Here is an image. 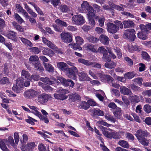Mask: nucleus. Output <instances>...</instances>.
I'll return each instance as SVG.
<instances>
[{"label": "nucleus", "mask_w": 151, "mask_h": 151, "mask_svg": "<svg viewBox=\"0 0 151 151\" xmlns=\"http://www.w3.org/2000/svg\"><path fill=\"white\" fill-rule=\"evenodd\" d=\"M100 128L104 135L106 137L110 139L113 138L116 139H119L121 137V134L124 133L122 131H119L118 132H110L106 130L107 129L106 128L103 126L101 127Z\"/></svg>", "instance_id": "nucleus-1"}, {"label": "nucleus", "mask_w": 151, "mask_h": 151, "mask_svg": "<svg viewBox=\"0 0 151 151\" xmlns=\"http://www.w3.org/2000/svg\"><path fill=\"white\" fill-rule=\"evenodd\" d=\"M56 92L59 93H55L54 95V97L56 99L61 100L66 99L68 97L65 95L69 92L68 90L65 89H58Z\"/></svg>", "instance_id": "nucleus-2"}, {"label": "nucleus", "mask_w": 151, "mask_h": 151, "mask_svg": "<svg viewBox=\"0 0 151 151\" xmlns=\"http://www.w3.org/2000/svg\"><path fill=\"white\" fill-rule=\"evenodd\" d=\"M43 42L49 47L56 51L57 53L62 54L63 52L61 49L58 48L54 44L50 41L47 39L46 38L43 37H42Z\"/></svg>", "instance_id": "nucleus-3"}, {"label": "nucleus", "mask_w": 151, "mask_h": 151, "mask_svg": "<svg viewBox=\"0 0 151 151\" xmlns=\"http://www.w3.org/2000/svg\"><path fill=\"white\" fill-rule=\"evenodd\" d=\"M81 10L80 11L82 12H88V13L90 14L93 13L94 9L93 7L89 4L88 2L87 1H83L81 4Z\"/></svg>", "instance_id": "nucleus-4"}, {"label": "nucleus", "mask_w": 151, "mask_h": 151, "mask_svg": "<svg viewBox=\"0 0 151 151\" xmlns=\"http://www.w3.org/2000/svg\"><path fill=\"white\" fill-rule=\"evenodd\" d=\"M135 32L134 29H128L126 30L124 34L125 38H128L133 41L135 37Z\"/></svg>", "instance_id": "nucleus-5"}, {"label": "nucleus", "mask_w": 151, "mask_h": 151, "mask_svg": "<svg viewBox=\"0 0 151 151\" xmlns=\"http://www.w3.org/2000/svg\"><path fill=\"white\" fill-rule=\"evenodd\" d=\"M72 19V22L77 25H81L85 23L83 17L81 15L74 16Z\"/></svg>", "instance_id": "nucleus-6"}, {"label": "nucleus", "mask_w": 151, "mask_h": 151, "mask_svg": "<svg viewBox=\"0 0 151 151\" xmlns=\"http://www.w3.org/2000/svg\"><path fill=\"white\" fill-rule=\"evenodd\" d=\"M23 79L21 78H18L16 81V84L12 88V89L16 93L20 92L21 88L23 86Z\"/></svg>", "instance_id": "nucleus-7"}, {"label": "nucleus", "mask_w": 151, "mask_h": 151, "mask_svg": "<svg viewBox=\"0 0 151 151\" xmlns=\"http://www.w3.org/2000/svg\"><path fill=\"white\" fill-rule=\"evenodd\" d=\"M60 37L63 42L67 43H70L72 41V35L68 32H63L60 34Z\"/></svg>", "instance_id": "nucleus-8"}, {"label": "nucleus", "mask_w": 151, "mask_h": 151, "mask_svg": "<svg viewBox=\"0 0 151 151\" xmlns=\"http://www.w3.org/2000/svg\"><path fill=\"white\" fill-rule=\"evenodd\" d=\"M67 75L69 78L75 80L76 78V73L78 72V70L75 67H72L71 68L67 69Z\"/></svg>", "instance_id": "nucleus-9"}, {"label": "nucleus", "mask_w": 151, "mask_h": 151, "mask_svg": "<svg viewBox=\"0 0 151 151\" xmlns=\"http://www.w3.org/2000/svg\"><path fill=\"white\" fill-rule=\"evenodd\" d=\"M106 25L107 31L111 33H115L119 30V27L113 23L108 22Z\"/></svg>", "instance_id": "nucleus-10"}, {"label": "nucleus", "mask_w": 151, "mask_h": 151, "mask_svg": "<svg viewBox=\"0 0 151 151\" xmlns=\"http://www.w3.org/2000/svg\"><path fill=\"white\" fill-rule=\"evenodd\" d=\"M50 98V95L43 93L39 95L37 101L40 104H42L47 101Z\"/></svg>", "instance_id": "nucleus-11"}, {"label": "nucleus", "mask_w": 151, "mask_h": 151, "mask_svg": "<svg viewBox=\"0 0 151 151\" xmlns=\"http://www.w3.org/2000/svg\"><path fill=\"white\" fill-rule=\"evenodd\" d=\"M37 145L34 142L28 143L25 147H21L22 151H32Z\"/></svg>", "instance_id": "nucleus-12"}, {"label": "nucleus", "mask_w": 151, "mask_h": 151, "mask_svg": "<svg viewBox=\"0 0 151 151\" xmlns=\"http://www.w3.org/2000/svg\"><path fill=\"white\" fill-rule=\"evenodd\" d=\"M87 15L88 19L89 24L92 27H94L96 24L94 19H97L98 16L96 15L94 12L91 14L87 13Z\"/></svg>", "instance_id": "nucleus-13"}, {"label": "nucleus", "mask_w": 151, "mask_h": 151, "mask_svg": "<svg viewBox=\"0 0 151 151\" xmlns=\"http://www.w3.org/2000/svg\"><path fill=\"white\" fill-rule=\"evenodd\" d=\"M57 80H59L63 85L65 86H70L72 87L74 85V83L70 80H66L61 77H58Z\"/></svg>", "instance_id": "nucleus-14"}, {"label": "nucleus", "mask_w": 151, "mask_h": 151, "mask_svg": "<svg viewBox=\"0 0 151 151\" xmlns=\"http://www.w3.org/2000/svg\"><path fill=\"white\" fill-rule=\"evenodd\" d=\"M38 94L37 92L32 89L25 91L23 93L24 96L26 98H30L35 97Z\"/></svg>", "instance_id": "nucleus-15"}, {"label": "nucleus", "mask_w": 151, "mask_h": 151, "mask_svg": "<svg viewBox=\"0 0 151 151\" xmlns=\"http://www.w3.org/2000/svg\"><path fill=\"white\" fill-rule=\"evenodd\" d=\"M41 112L43 115H42L41 113L39 112V114L37 116L39 118L40 120L43 121L46 123H48L49 120L47 116V115H48V113L44 109L41 110Z\"/></svg>", "instance_id": "nucleus-16"}, {"label": "nucleus", "mask_w": 151, "mask_h": 151, "mask_svg": "<svg viewBox=\"0 0 151 151\" xmlns=\"http://www.w3.org/2000/svg\"><path fill=\"white\" fill-rule=\"evenodd\" d=\"M78 61L79 63H81L86 65H92L93 66H97L100 65L97 63H92L90 61L86 60L83 58H80L78 60Z\"/></svg>", "instance_id": "nucleus-17"}, {"label": "nucleus", "mask_w": 151, "mask_h": 151, "mask_svg": "<svg viewBox=\"0 0 151 151\" xmlns=\"http://www.w3.org/2000/svg\"><path fill=\"white\" fill-rule=\"evenodd\" d=\"M149 134V133L147 131L139 129L137 131V134H135V135L138 139L145 137H147Z\"/></svg>", "instance_id": "nucleus-18"}, {"label": "nucleus", "mask_w": 151, "mask_h": 151, "mask_svg": "<svg viewBox=\"0 0 151 151\" xmlns=\"http://www.w3.org/2000/svg\"><path fill=\"white\" fill-rule=\"evenodd\" d=\"M83 47L86 50L91 51L94 52H98L97 48L93 45L91 44H85Z\"/></svg>", "instance_id": "nucleus-19"}, {"label": "nucleus", "mask_w": 151, "mask_h": 151, "mask_svg": "<svg viewBox=\"0 0 151 151\" xmlns=\"http://www.w3.org/2000/svg\"><path fill=\"white\" fill-rule=\"evenodd\" d=\"M6 36L9 39L15 42H17L18 37L16 36L17 33L13 31H11L5 34Z\"/></svg>", "instance_id": "nucleus-20"}, {"label": "nucleus", "mask_w": 151, "mask_h": 151, "mask_svg": "<svg viewBox=\"0 0 151 151\" xmlns=\"http://www.w3.org/2000/svg\"><path fill=\"white\" fill-rule=\"evenodd\" d=\"M29 60L31 63L35 64V65H40V62L39 61V58L35 55H31L29 58Z\"/></svg>", "instance_id": "nucleus-21"}, {"label": "nucleus", "mask_w": 151, "mask_h": 151, "mask_svg": "<svg viewBox=\"0 0 151 151\" xmlns=\"http://www.w3.org/2000/svg\"><path fill=\"white\" fill-rule=\"evenodd\" d=\"M5 144L8 146V141L6 139H0V147L3 151H9L6 147Z\"/></svg>", "instance_id": "nucleus-22"}, {"label": "nucleus", "mask_w": 151, "mask_h": 151, "mask_svg": "<svg viewBox=\"0 0 151 151\" xmlns=\"http://www.w3.org/2000/svg\"><path fill=\"white\" fill-rule=\"evenodd\" d=\"M124 27L125 28L133 27H134V23L130 20H125L122 22Z\"/></svg>", "instance_id": "nucleus-23"}, {"label": "nucleus", "mask_w": 151, "mask_h": 151, "mask_svg": "<svg viewBox=\"0 0 151 151\" xmlns=\"http://www.w3.org/2000/svg\"><path fill=\"white\" fill-rule=\"evenodd\" d=\"M120 92L121 93L125 95H130L132 94L129 89L125 86H122L120 87Z\"/></svg>", "instance_id": "nucleus-24"}, {"label": "nucleus", "mask_w": 151, "mask_h": 151, "mask_svg": "<svg viewBox=\"0 0 151 151\" xmlns=\"http://www.w3.org/2000/svg\"><path fill=\"white\" fill-rule=\"evenodd\" d=\"M79 79L81 81H90V78L88 77L87 75L83 72H81L78 73Z\"/></svg>", "instance_id": "nucleus-25"}, {"label": "nucleus", "mask_w": 151, "mask_h": 151, "mask_svg": "<svg viewBox=\"0 0 151 151\" xmlns=\"http://www.w3.org/2000/svg\"><path fill=\"white\" fill-rule=\"evenodd\" d=\"M98 52H99L103 54V60H107L106 58L107 56L108 57L107 59H109V55L107 53V51L103 47H99L98 50Z\"/></svg>", "instance_id": "nucleus-26"}, {"label": "nucleus", "mask_w": 151, "mask_h": 151, "mask_svg": "<svg viewBox=\"0 0 151 151\" xmlns=\"http://www.w3.org/2000/svg\"><path fill=\"white\" fill-rule=\"evenodd\" d=\"M16 8L18 12L21 13L24 17L27 16V14H28L22 8L19 4H17Z\"/></svg>", "instance_id": "nucleus-27"}, {"label": "nucleus", "mask_w": 151, "mask_h": 151, "mask_svg": "<svg viewBox=\"0 0 151 151\" xmlns=\"http://www.w3.org/2000/svg\"><path fill=\"white\" fill-rule=\"evenodd\" d=\"M100 40L101 42L105 45H107L109 42V40L106 35H101L100 36Z\"/></svg>", "instance_id": "nucleus-28"}, {"label": "nucleus", "mask_w": 151, "mask_h": 151, "mask_svg": "<svg viewBox=\"0 0 151 151\" xmlns=\"http://www.w3.org/2000/svg\"><path fill=\"white\" fill-rule=\"evenodd\" d=\"M141 48V46H138L136 45L133 46V45L129 46L128 49L130 52H132L134 51H139L140 50Z\"/></svg>", "instance_id": "nucleus-29"}, {"label": "nucleus", "mask_w": 151, "mask_h": 151, "mask_svg": "<svg viewBox=\"0 0 151 151\" xmlns=\"http://www.w3.org/2000/svg\"><path fill=\"white\" fill-rule=\"evenodd\" d=\"M14 27L17 31L22 32L24 31V29L15 21L12 22Z\"/></svg>", "instance_id": "nucleus-30"}, {"label": "nucleus", "mask_w": 151, "mask_h": 151, "mask_svg": "<svg viewBox=\"0 0 151 151\" xmlns=\"http://www.w3.org/2000/svg\"><path fill=\"white\" fill-rule=\"evenodd\" d=\"M28 106L31 109V112L37 116L39 114V112L38 110V108L36 106H33L28 105Z\"/></svg>", "instance_id": "nucleus-31"}, {"label": "nucleus", "mask_w": 151, "mask_h": 151, "mask_svg": "<svg viewBox=\"0 0 151 151\" xmlns=\"http://www.w3.org/2000/svg\"><path fill=\"white\" fill-rule=\"evenodd\" d=\"M22 43L25 45L30 47L33 46V45L32 42L29 40L23 37H19Z\"/></svg>", "instance_id": "nucleus-32"}, {"label": "nucleus", "mask_w": 151, "mask_h": 151, "mask_svg": "<svg viewBox=\"0 0 151 151\" xmlns=\"http://www.w3.org/2000/svg\"><path fill=\"white\" fill-rule=\"evenodd\" d=\"M22 76L23 78H25L27 80H31L29 73L27 71L22 70Z\"/></svg>", "instance_id": "nucleus-33"}, {"label": "nucleus", "mask_w": 151, "mask_h": 151, "mask_svg": "<svg viewBox=\"0 0 151 151\" xmlns=\"http://www.w3.org/2000/svg\"><path fill=\"white\" fill-rule=\"evenodd\" d=\"M87 39L90 42L94 43L97 42L99 41V39L90 35H88L86 36Z\"/></svg>", "instance_id": "nucleus-34"}, {"label": "nucleus", "mask_w": 151, "mask_h": 151, "mask_svg": "<svg viewBox=\"0 0 151 151\" xmlns=\"http://www.w3.org/2000/svg\"><path fill=\"white\" fill-rule=\"evenodd\" d=\"M69 98L71 101H74L79 100L80 98L79 96L76 93H73L69 96Z\"/></svg>", "instance_id": "nucleus-35"}, {"label": "nucleus", "mask_w": 151, "mask_h": 151, "mask_svg": "<svg viewBox=\"0 0 151 151\" xmlns=\"http://www.w3.org/2000/svg\"><path fill=\"white\" fill-rule=\"evenodd\" d=\"M108 4L109 6L112 8H114L119 11L123 10V8L122 7L116 5L112 2L109 1L108 2Z\"/></svg>", "instance_id": "nucleus-36"}, {"label": "nucleus", "mask_w": 151, "mask_h": 151, "mask_svg": "<svg viewBox=\"0 0 151 151\" xmlns=\"http://www.w3.org/2000/svg\"><path fill=\"white\" fill-rule=\"evenodd\" d=\"M136 75V73L134 72H129L124 75V77L127 79H130L134 77Z\"/></svg>", "instance_id": "nucleus-37"}, {"label": "nucleus", "mask_w": 151, "mask_h": 151, "mask_svg": "<svg viewBox=\"0 0 151 151\" xmlns=\"http://www.w3.org/2000/svg\"><path fill=\"white\" fill-rule=\"evenodd\" d=\"M119 144L122 147L128 148L129 147V145L128 143L126 141L124 140H119Z\"/></svg>", "instance_id": "nucleus-38"}, {"label": "nucleus", "mask_w": 151, "mask_h": 151, "mask_svg": "<svg viewBox=\"0 0 151 151\" xmlns=\"http://www.w3.org/2000/svg\"><path fill=\"white\" fill-rule=\"evenodd\" d=\"M139 142L142 145L147 146L149 144V140L147 139L145 137L138 139Z\"/></svg>", "instance_id": "nucleus-39"}, {"label": "nucleus", "mask_w": 151, "mask_h": 151, "mask_svg": "<svg viewBox=\"0 0 151 151\" xmlns=\"http://www.w3.org/2000/svg\"><path fill=\"white\" fill-rule=\"evenodd\" d=\"M40 59L42 60L44 66H52V65L50 64H47L46 63L48 62L49 60L44 56H41L39 57Z\"/></svg>", "instance_id": "nucleus-40"}, {"label": "nucleus", "mask_w": 151, "mask_h": 151, "mask_svg": "<svg viewBox=\"0 0 151 151\" xmlns=\"http://www.w3.org/2000/svg\"><path fill=\"white\" fill-rule=\"evenodd\" d=\"M8 147L9 145L10 144L11 146L14 148H16L17 147L16 145L15 144L14 139L11 136H9L8 138Z\"/></svg>", "instance_id": "nucleus-41"}, {"label": "nucleus", "mask_w": 151, "mask_h": 151, "mask_svg": "<svg viewBox=\"0 0 151 151\" xmlns=\"http://www.w3.org/2000/svg\"><path fill=\"white\" fill-rule=\"evenodd\" d=\"M2 76L1 74H0V84H5L9 82L8 78L6 77H4L2 78Z\"/></svg>", "instance_id": "nucleus-42"}, {"label": "nucleus", "mask_w": 151, "mask_h": 151, "mask_svg": "<svg viewBox=\"0 0 151 151\" xmlns=\"http://www.w3.org/2000/svg\"><path fill=\"white\" fill-rule=\"evenodd\" d=\"M26 19H29V21L30 22L31 24L33 25L36 24L37 22L35 19L34 18L31 17L29 16L28 14H27V16H25Z\"/></svg>", "instance_id": "nucleus-43"}, {"label": "nucleus", "mask_w": 151, "mask_h": 151, "mask_svg": "<svg viewBox=\"0 0 151 151\" xmlns=\"http://www.w3.org/2000/svg\"><path fill=\"white\" fill-rule=\"evenodd\" d=\"M79 104L81 108L85 110H86L89 108V105L86 102L81 101L79 103Z\"/></svg>", "instance_id": "nucleus-44"}, {"label": "nucleus", "mask_w": 151, "mask_h": 151, "mask_svg": "<svg viewBox=\"0 0 151 151\" xmlns=\"http://www.w3.org/2000/svg\"><path fill=\"white\" fill-rule=\"evenodd\" d=\"M55 22L57 24L60 26L66 27L67 26V24L66 22L61 20L59 19L56 20Z\"/></svg>", "instance_id": "nucleus-45"}, {"label": "nucleus", "mask_w": 151, "mask_h": 151, "mask_svg": "<svg viewBox=\"0 0 151 151\" xmlns=\"http://www.w3.org/2000/svg\"><path fill=\"white\" fill-rule=\"evenodd\" d=\"M76 43L77 45H81L83 43V40L80 36L76 37Z\"/></svg>", "instance_id": "nucleus-46"}, {"label": "nucleus", "mask_w": 151, "mask_h": 151, "mask_svg": "<svg viewBox=\"0 0 151 151\" xmlns=\"http://www.w3.org/2000/svg\"><path fill=\"white\" fill-rule=\"evenodd\" d=\"M14 18L19 23L21 24L24 22L23 19L17 13H16L14 14Z\"/></svg>", "instance_id": "nucleus-47"}, {"label": "nucleus", "mask_w": 151, "mask_h": 151, "mask_svg": "<svg viewBox=\"0 0 151 151\" xmlns=\"http://www.w3.org/2000/svg\"><path fill=\"white\" fill-rule=\"evenodd\" d=\"M142 57L143 59L145 60L148 61L150 60V57L146 52H142Z\"/></svg>", "instance_id": "nucleus-48"}, {"label": "nucleus", "mask_w": 151, "mask_h": 151, "mask_svg": "<svg viewBox=\"0 0 151 151\" xmlns=\"http://www.w3.org/2000/svg\"><path fill=\"white\" fill-rule=\"evenodd\" d=\"M31 52L34 53L35 54H38L39 53L40 51L37 47H31L29 48Z\"/></svg>", "instance_id": "nucleus-49"}, {"label": "nucleus", "mask_w": 151, "mask_h": 151, "mask_svg": "<svg viewBox=\"0 0 151 151\" xmlns=\"http://www.w3.org/2000/svg\"><path fill=\"white\" fill-rule=\"evenodd\" d=\"M14 137L15 143L16 144H18L19 140V137L18 132H16L14 133Z\"/></svg>", "instance_id": "nucleus-50"}, {"label": "nucleus", "mask_w": 151, "mask_h": 151, "mask_svg": "<svg viewBox=\"0 0 151 151\" xmlns=\"http://www.w3.org/2000/svg\"><path fill=\"white\" fill-rule=\"evenodd\" d=\"M111 92L112 95L116 97H119L120 96V92L118 90L114 88L111 89Z\"/></svg>", "instance_id": "nucleus-51"}, {"label": "nucleus", "mask_w": 151, "mask_h": 151, "mask_svg": "<svg viewBox=\"0 0 151 151\" xmlns=\"http://www.w3.org/2000/svg\"><path fill=\"white\" fill-rule=\"evenodd\" d=\"M105 118L109 121H111L113 122H115V119L113 116L109 114H107L105 116Z\"/></svg>", "instance_id": "nucleus-52"}, {"label": "nucleus", "mask_w": 151, "mask_h": 151, "mask_svg": "<svg viewBox=\"0 0 151 151\" xmlns=\"http://www.w3.org/2000/svg\"><path fill=\"white\" fill-rule=\"evenodd\" d=\"M40 80L41 81L47 84L50 85L52 84V81L49 80L47 78H41Z\"/></svg>", "instance_id": "nucleus-53"}, {"label": "nucleus", "mask_w": 151, "mask_h": 151, "mask_svg": "<svg viewBox=\"0 0 151 151\" xmlns=\"http://www.w3.org/2000/svg\"><path fill=\"white\" fill-rule=\"evenodd\" d=\"M67 63H65L63 62H61L57 63V66H66L68 65L73 66L74 65L73 63L70 62H68Z\"/></svg>", "instance_id": "nucleus-54"}, {"label": "nucleus", "mask_w": 151, "mask_h": 151, "mask_svg": "<svg viewBox=\"0 0 151 151\" xmlns=\"http://www.w3.org/2000/svg\"><path fill=\"white\" fill-rule=\"evenodd\" d=\"M69 46L71 48H73L74 50H81L82 49L81 47L79 46H77L76 47V45L74 43L70 44L69 45Z\"/></svg>", "instance_id": "nucleus-55"}, {"label": "nucleus", "mask_w": 151, "mask_h": 151, "mask_svg": "<svg viewBox=\"0 0 151 151\" xmlns=\"http://www.w3.org/2000/svg\"><path fill=\"white\" fill-rule=\"evenodd\" d=\"M99 91H100L102 95L99 93H97L96 94V96L100 101H103L104 99V97L103 96L105 95V94L104 92L102 90H100Z\"/></svg>", "instance_id": "nucleus-56"}, {"label": "nucleus", "mask_w": 151, "mask_h": 151, "mask_svg": "<svg viewBox=\"0 0 151 151\" xmlns=\"http://www.w3.org/2000/svg\"><path fill=\"white\" fill-rule=\"evenodd\" d=\"M93 112L94 114L97 115L102 116L104 115L103 111L99 109L95 110Z\"/></svg>", "instance_id": "nucleus-57"}, {"label": "nucleus", "mask_w": 151, "mask_h": 151, "mask_svg": "<svg viewBox=\"0 0 151 151\" xmlns=\"http://www.w3.org/2000/svg\"><path fill=\"white\" fill-rule=\"evenodd\" d=\"M105 21V18L104 16H101L99 19L98 22L99 25L101 27L104 25V23Z\"/></svg>", "instance_id": "nucleus-58"}, {"label": "nucleus", "mask_w": 151, "mask_h": 151, "mask_svg": "<svg viewBox=\"0 0 151 151\" xmlns=\"http://www.w3.org/2000/svg\"><path fill=\"white\" fill-rule=\"evenodd\" d=\"M26 121L32 125H34L35 123L34 122H37V121L35 119H33L30 117H28V119L25 120Z\"/></svg>", "instance_id": "nucleus-59"}, {"label": "nucleus", "mask_w": 151, "mask_h": 151, "mask_svg": "<svg viewBox=\"0 0 151 151\" xmlns=\"http://www.w3.org/2000/svg\"><path fill=\"white\" fill-rule=\"evenodd\" d=\"M144 110L147 113L151 112V106L149 104H146L144 106Z\"/></svg>", "instance_id": "nucleus-60"}, {"label": "nucleus", "mask_w": 151, "mask_h": 151, "mask_svg": "<svg viewBox=\"0 0 151 151\" xmlns=\"http://www.w3.org/2000/svg\"><path fill=\"white\" fill-rule=\"evenodd\" d=\"M132 81L135 83H137L139 86H140L142 84L143 80L142 78L139 77L134 79L132 80Z\"/></svg>", "instance_id": "nucleus-61"}, {"label": "nucleus", "mask_w": 151, "mask_h": 151, "mask_svg": "<svg viewBox=\"0 0 151 151\" xmlns=\"http://www.w3.org/2000/svg\"><path fill=\"white\" fill-rule=\"evenodd\" d=\"M138 37L141 39L145 40L147 39L146 35L144 34L142 32H140L137 34Z\"/></svg>", "instance_id": "nucleus-62"}, {"label": "nucleus", "mask_w": 151, "mask_h": 151, "mask_svg": "<svg viewBox=\"0 0 151 151\" xmlns=\"http://www.w3.org/2000/svg\"><path fill=\"white\" fill-rule=\"evenodd\" d=\"M61 11L63 12H67L69 10V9L66 5L61 6L60 7Z\"/></svg>", "instance_id": "nucleus-63"}, {"label": "nucleus", "mask_w": 151, "mask_h": 151, "mask_svg": "<svg viewBox=\"0 0 151 151\" xmlns=\"http://www.w3.org/2000/svg\"><path fill=\"white\" fill-rule=\"evenodd\" d=\"M142 94L144 96L149 97L151 96V90H147L143 91Z\"/></svg>", "instance_id": "nucleus-64"}]
</instances>
